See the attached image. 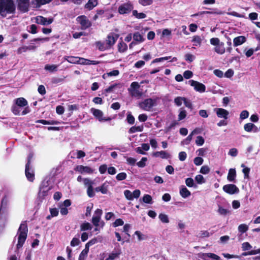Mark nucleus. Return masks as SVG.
<instances>
[{
  "mask_svg": "<svg viewBox=\"0 0 260 260\" xmlns=\"http://www.w3.org/2000/svg\"><path fill=\"white\" fill-rule=\"evenodd\" d=\"M194 58L195 56L190 53H187L185 55V60L190 62H192L194 59Z\"/></svg>",
  "mask_w": 260,
  "mask_h": 260,
  "instance_id": "0e129e2a",
  "label": "nucleus"
},
{
  "mask_svg": "<svg viewBox=\"0 0 260 260\" xmlns=\"http://www.w3.org/2000/svg\"><path fill=\"white\" fill-rule=\"evenodd\" d=\"M30 159L28 160L27 163L25 166V175L30 181H33L34 179V171L30 168Z\"/></svg>",
  "mask_w": 260,
  "mask_h": 260,
  "instance_id": "a211bd4d",
  "label": "nucleus"
},
{
  "mask_svg": "<svg viewBox=\"0 0 260 260\" xmlns=\"http://www.w3.org/2000/svg\"><path fill=\"white\" fill-rule=\"evenodd\" d=\"M95 44H96L97 48L100 51H103L109 49V47L107 46V45L106 44V43L99 41V42H96Z\"/></svg>",
  "mask_w": 260,
  "mask_h": 260,
  "instance_id": "72a5a7b5",
  "label": "nucleus"
},
{
  "mask_svg": "<svg viewBox=\"0 0 260 260\" xmlns=\"http://www.w3.org/2000/svg\"><path fill=\"white\" fill-rule=\"evenodd\" d=\"M64 59L71 63L79 64L80 57L76 56H65Z\"/></svg>",
  "mask_w": 260,
  "mask_h": 260,
  "instance_id": "c756f323",
  "label": "nucleus"
},
{
  "mask_svg": "<svg viewBox=\"0 0 260 260\" xmlns=\"http://www.w3.org/2000/svg\"><path fill=\"white\" fill-rule=\"evenodd\" d=\"M51 0H34L31 2V4L34 6V7L38 8L40 6L49 3Z\"/></svg>",
  "mask_w": 260,
  "mask_h": 260,
  "instance_id": "c85d7f7f",
  "label": "nucleus"
},
{
  "mask_svg": "<svg viewBox=\"0 0 260 260\" xmlns=\"http://www.w3.org/2000/svg\"><path fill=\"white\" fill-rule=\"evenodd\" d=\"M103 214V211L101 209H96L92 218V223L95 226L101 225L102 228L104 225V222L101 221V216Z\"/></svg>",
  "mask_w": 260,
  "mask_h": 260,
  "instance_id": "423d86ee",
  "label": "nucleus"
},
{
  "mask_svg": "<svg viewBox=\"0 0 260 260\" xmlns=\"http://www.w3.org/2000/svg\"><path fill=\"white\" fill-rule=\"evenodd\" d=\"M30 0H17L18 7L22 12H27L28 10Z\"/></svg>",
  "mask_w": 260,
  "mask_h": 260,
  "instance_id": "2eb2a0df",
  "label": "nucleus"
},
{
  "mask_svg": "<svg viewBox=\"0 0 260 260\" xmlns=\"http://www.w3.org/2000/svg\"><path fill=\"white\" fill-rule=\"evenodd\" d=\"M117 48L119 52H124L127 50V46L123 41H121L118 43Z\"/></svg>",
  "mask_w": 260,
  "mask_h": 260,
  "instance_id": "2f4dec72",
  "label": "nucleus"
},
{
  "mask_svg": "<svg viewBox=\"0 0 260 260\" xmlns=\"http://www.w3.org/2000/svg\"><path fill=\"white\" fill-rule=\"evenodd\" d=\"M152 155L156 157H161L162 158H168L170 157V155L166 151H160L154 152Z\"/></svg>",
  "mask_w": 260,
  "mask_h": 260,
  "instance_id": "393cba45",
  "label": "nucleus"
},
{
  "mask_svg": "<svg viewBox=\"0 0 260 260\" xmlns=\"http://www.w3.org/2000/svg\"><path fill=\"white\" fill-rule=\"evenodd\" d=\"M124 224V221L120 218L117 219L113 223V226L117 227L118 226L122 225Z\"/></svg>",
  "mask_w": 260,
  "mask_h": 260,
  "instance_id": "338daca9",
  "label": "nucleus"
},
{
  "mask_svg": "<svg viewBox=\"0 0 260 260\" xmlns=\"http://www.w3.org/2000/svg\"><path fill=\"white\" fill-rule=\"evenodd\" d=\"M187 115V112L186 110L183 108H180L179 110V114H178V120L180 121L183 119H184Z\"/></svg>",
  "mask_w": 260,
  "mask_h": 260,
  "instance_id": "e433bc0d",
  "label": "nucleus"
},
{
  "mask_svg": "<svg viewBox=\"0 0 260 260\" xmlns=\"http://www.w3.org/2000/svg\"><path fill=\"white\" fill-rule=\"evenodd\" d=\"M91 228V225L89 222L83 223L80 225V229L82 231L90 230Z\"/></svg>",
  "mask_w": 260,
  "mask_h": 260,
  "instance_id": "c03bdc74",
  "label": "nucleus"
},
{
  "mask_svg": "<svg viewBox=\"0 0 260 260\" xmlns=\"http://www.w3.org/2000/svg\"><path fill=\"white\" fill-rule=\"evenodd\" d=\"M156 100L152 99H147L139 103V107L144 111H150L152 108L156 105Z\"/></svg>",
  "mask_w": 260,
  "mask_h": 260,
  "instance_id": "39448f33",
  "label": "nucleus"
},
{
  "mask_svg": "<svg viewBox=\"0 0 260 260\" xmlns=\"http://www.w3.org/2000/svg\"><path fill=\"white\" fill-rule=\"evenodd\" d=\"M171 58V56H166V57L155 58L152 61L151 63L153 64V63H157L158 62L163 61L164 60H167L170 59Z\"/></svg>",
  "mask_w": 260,
  "mask_h": 260,
  "instance_id": "6e6d98bb",
  "label": "nucleus"
},
{
  "mask_svg": "<svg viewBox=\"0 0 260 260\" xmlns=\"http://www.w3.org/2000/svg\"><path fill=\"white\" fill-rule=\"evenodd\" d=\"M143 201L145 203L151 204L152 203V198L149 194H145L143 198Z\"/></svg>",
  "mask_w": 260,
  "mask_h": 260,
  "instance_id": "680f3d73",
  "label": "nucleus"
},
{
  "mask_svg": "<svg viewBox=\"0 0 260 260\" xmlns=\"http://www.w3.org/2000/svg\"><path fill=\"white\" fill-rule=\"evenodd\" d=\"M90 111L92 114L94 115V116L96 119H98L99 121L100 122H105L111 120V118L110 117H104L103 112L100 110L92 108L90 109Z\"/></svg>",
  "mask_w": 260,
  "mask_h": 260,
  "instance_id": "6e6552de",
  "label": "nucleus"
},
{
  "mask_svg": "<svg viewBox=\"0 0 260 260\" xmlns=\"http://www.w3.org/2000/svg\"><path fill=\"white\" fill-rule=\"evenodd\" d=\"M120 254L121 251L120 250L115 252L113 251L109 254L108 257L106 260H114L118 258Z\"/></svg>",
  "mask_w": 260,
  "mask_h": 260,
  "instance_id": "473e14b6",
  "label": "nucleus"
},
{
  "mask_svg": "<svg viewBox=\"0 0 260 260\" xmlns=\"http://www.w3.org/2000/svg\"><path fill=\"white\" fill-rule=\"evenodd\" d=\"M140 85L137 82H133L131 83L128 91L133 96L140 97L143 93L139 90Z\"/></svg>",
  "mask_w": 260,
  "mask_h": 260,
  "instance_id": "0eeeda50",
  "label": "nucleus"
},
{
  "mask_svg": "<svg viewBox=\"0 0 260 260\" xmlns=\"http://www.w3.org/2000/svg\"><path fill=\"white\" fill-rule=\"evenodd\" d=\"M134 235L137 237L138 241H142L146 238V236L139 231H136Z\"/></svg>",
  "mask_w": 260,
  "mask_h": 260,
  "instance_id": "37998d69",
  "label": "nucleus"
},
{
  "mask_svg": "<svg viewBox=\"0 0 260 260\" xmlns=\"http://www.w3.org/2000/svg\"><path fill=\"white\" fill-rule=\"evenodd\" d=\"M179 193L183 198H187L191 195L190 191L184 186L180 187Z\"/></svg>",
  "mask_w": 260,
  "mask_h": 260,
  "instance_id": "5701e85b",
  "label": "nucleus"
},
{
  "mask_svg": "<svg viewBox=\"0 0 260 260\" xmlns=\"http://www.w3.org/2000/svg\"><path fill=\"white\" fill-rule=\"evenodd\" d=\"M36 22L43 25H47L53 22L52 18H47L41 16H38L35 18Z\"/></svg>",
  "mask_w": 260,
  "mask_h": 260,
  "instance_id": "dca6fc26",
  "label": "nucleus"
},
{
  "mask_svg": "<svg viewBox=\"0 0 260 260\" xmlns=\"http://www.w3.org/2000/svg\"><path fill=\"white\" fill-rule=\"evenodd\" d=\"M15 9L13 0H0V15L3 17L14 13Z\"/></svg>",
  "mask_w": 260,
  "mask_h": 260,
  "instance_id": "f257e3e1",
  "label": "nucleus"
},
{
  "mask_svg": "<svg viewBox=\"0 0 260 260\" xmlns=\"http://www.w3.org/2000/svg\"><path fill=\"white\" fill-rule=\"evenodd\" d=\"M203 159L201 157H196L194 158L193 162L196 166H200L203 162Z\"/></svg>",
  "mask_w": 260,
  "mask_h": 260,
  "instance_id": "69168bd1",
  "label": "nucleus"
},
{
  "mask_svg": "<svg viewBox=\"0 0 260 260\" xmlns=\"http://www.w3.org/2000/svg\"><path fill=\"white\" fill-rule=\"evenodd\" d=\"M50 190V187L47 186L44 187L42 186L40 188V191L39 192V197L40 198L43 199L48 194V191Z\"/></svg>",
  "mask_w": 260,
  "mask_h": 260,
  "instance_id": "bb28decb",
  "label": "nucleus"
},
{
  "mask_svg": "<svg viewBox=\"0 0 260 260\" xmlns=\"http://www.w3.org/2000/svg\"><path fill=\"white\" fill-rule=\"evenodd\" d=\"M246 38L244 36H240L236 37L233 40V44L235 47H237L243 44L246 42Z\"/></svg>",
  "mask_w": 260,
  "mask_h": 260,
  "instance_id": "4be33fe9",
  "label": "nucleus"
},
{
  "mask_svg": "<svg viewBox=\"0 0 260 260\" xmlns=\"http://www.w3.org/2000/svg\"><path fill=\"white\" fill-rule=\"evenodd\" d=\"M88 251V248H85V249H83L80 254L79 260H85L87 256Z\"/></svg>",
  "mask_w": 260,
  "mask_h": 260,
  "instance_id": "58836bf2",
  "label": "nucleus"
},
{
  "mask_svg": "<svg viewBox=\"0 0 260 260\" xmlns=\"http://www.w3.org/2000/svg\"><path fill=\"white\" fill-rule=\"evenodd\" d=\"M83 183L87 188L89 186H92L94 184V181L91 180L88 178H84L83 180Z\"/></svg>",
  "mask_w": 260,
  "mask_h": 260,
  "instance_id": "8fccbe9b",
  "label": "nucleus"
},
{
  "mask_svg": "<svg viewBox=\"0 0 260 260\" xmlns=\"http://www.w3.org/2000/svg\"><path fill=\"white\" fill-rule=\"evenodd\" d=\"M133 9V6L131 2H128L121 5L118 11L120 14H125L129 13Z\"/></svg>",
  "mask_w": 260,
  "mask_h": 260,
  "instance_id": "9d476101",
  "label": "nucleus"
},
{
  "mask_svg": "<svg viewBox=\"0 0 260 260\" xmlns=\"http://www.w3.org/2000/svg\"><path fill=\"white\" fill-rule=\"evenodd\" d=\"M252 246L248 242H244L242 244V248L243 251H246L251 249Z\"/></svg>",
  "mask_w": 260,
  "mask_h": 260,
  "instance_id": "bf43d9fd",
  "label": "nucleus"
},
{
  "mask_svg": "<svg viewBox=\"0 0 260 260\" xmlns=\"http://www.w3.org/2000/svg\"><path fill=\"white\" fill-rule=\"evenodd\" d=\"M147 160L146 157H143L140 161L137 162V165L139 167L143 168L146 166V162Z\"/></svg>",
  "mask_w": 260,
  "mask_h": 260,
  "instance_id": "052dcab7",
  "label": "nucleus"
},
{
  "mask_svg": "<svg viewBox=\"0 0 260 260\" xmlns=\"http://www.w3.org/2000/svg\"><path fill=\"white\" fill-rule=\"evenodd\" d=\"M27 226L25 222L22 223L18 229V243L17 247L18 248L21 247L24 244L27 234Z\"/></svg>",
  "mask_w": 260,
  "mask_h": 260,
  "instance_id": "f03ea898",
  "label": "nucleus"
},
{
  "mask_svg": "<svg viewBox=\"0 0 260 260\" xmlns=\"http://www.w3.org/2000/svg\"><path fill=\"white\" fill-rule=\"evenodd\" d=\"M185 184L189 187H192L194 186V181L191 178H187L185 179Z\"/></svg>",
  "mask_w": 260,
  "mask_h": 260,
  "instance_id": "4d7b16f0",
  "label": "nucleus"
},
{
  "mask_svg": "<svg viewBox=\"0 0 260 260\" xmlns=\"http://www.w3.org/2000/svg\"><path fill=\"white\" fill-rule=\"evenodd\" d=\"M236 176V172L235 169H230L227 176V179L229 181L233 182L235 180Z\"/></svg>",
  "mask_w": 260,
  "mask_h": 260,
  "instance_id": "cd10ccee",
  "label": "nucleus"
},
{
  "mask_svg": "<svg viewBox=\"0 0 260 260\" xmlns=\"http://www.w3.org/2000/svg\"><path fill=\"white\" fill-rule=\"evenodd\" d=\"M75 170L82 174H91L93 172V170L91 169L90 167L87 166H83L82 165L77 166L75 168Z\"/></svg>",
  "mask_w": 260,
  "mask_h": 260,
  "instance_id": "6ab92c4d",
  "label": "nucleus"
},
{
  "mask_svg": "<svg viewBox=\"0 0 260 260\" xmlns=\"http://www.w3.org/2000/svg\"><path fill=\"white\" fill-rule=\"evenodd\" d=\"M119 74V72L117 70H114L112 71H110L108 73H105L103 75V77L104 78H106L108 77L111 76H117Z\"/></svg>",
  "mask_w": 260,
  "mask_h": 260,
  "instance_id": "c9c22d12",
  "label": "nucleus"
},
{
  "mask_svg": "<svg viewBox=\"0 0 260 260\" xmlns=\"http://www.w3.org/2000/svg\"><path fill=\"white\" fill-rule=\"evenodd\" d=\"M118 38L119 35L114 32H110L108 35L105 40V43L109 49L115 44Z\"/></svg>",
  "mask_w": 260,
  "mask_h": 260,
  "instance_id": "1a4fd4ad",
  "label": "nucleus"
},
{
  "mask_svg": "<svg viewBox=\"0 0 260 260\" xmlns=\"http://www.w3.org/2000/svg\"><path fill=\"white\" fill-rule=\"evenodd\" d=\"M204 142H205V140L202 136H199L197 137L196 139V144L198 146H202L204 144Z\"/></svg>",
  "mask_w": 260,
  "mask_h": 260,
  "instance_id": "864d4df0",
  "label": "nucleus"
},
{
  "mask_svg": "<svg viewBox=\"0 0 260 260\" xmlns=\"http://www.w3.org/2000/svg\"><path fill=\"white\" fill-rule=\"evenodd\" d=\"M158 218L160 219V220L163 223H168L169 222L168 216L167 215L165 214H159V215H158Z\"/></svg>",
  "mask_w": 260,
  "mask_h": 260,
  "instance_id": "ea45409f",
  "label": "nucleus"
},
{
  "mask_svg": "<svg viewBox=\"0 0 260 260\" xmlns=\"http://www.w3.org/2000/svg\"><path fill=\"white\" fill-rule=\"evenodd\" d=\"M76 20L81 24L83 29L89 27L91 25V22L85 16H80L77 18Z\"/></svg>",
  "mask_w": 260,
  "mask_h": 260,
  "instance_id": "f8f14e48",
  "label": "nucleus"
},
{
  "mask_svg": "<svg viewBox=\"0 0 260 260\" xmlns=\"http://www.w3.org/2000/svg\"><path fill=\"white\" fill-rule=\"evenodd\" d=\"M192 41L193 43V45L198 46L201 45L202 40L200 36H196L193 37Z\"/></svg>",
  "mask_w": 260,
  "mask_h": 260,
  "instance_id": "a19ab883",
  "label": "nucleus"
},
{
  "mask_svg": "<svg viewBox=\"0 0 260 260\" xmlns=\"http://www.w3.org/2000/svg\"><path fill=\"white\" fill-rule=\"evenodd\" d=\"M133 14L138 19H143L145 18L146 17L145 14L143 13H138L137 10H134L133 11Z\"/></svg>",
  "mask_w": 260,
  "mask_h": 260,
  "instance_id": "a18cd8bd",
  "label": "nucleus"
},
{
  "mask_svg": "<svg viewBox=\"0 0 260 260\" xmlns=\"http://www.w3.org/2000/svg\"><path fill=\"white\" fill-rule=\"evenodd\" d=\"M125 198L128 200H133L134 198H138L140 195V191L136 189L132 192L129 190H125L124 191Z\"/></svg>",
  "mask_w": 260,
  "mask_h": 260,
  "instance_id": "4468645a",
  "label": "nucleus"
},
{
  "mask_svg": "<svg viewBox=\"0 0 260 260\" xmlns=\"http://www.w3.org/2000/svg\"><path fill=\"white\" fill-rule=\"evenodd\" d=\"M241 167L243 168L242 172L244 174V177L247 178H248L250 169L247 167H246L244 164H242L241 165Z\"/></svg>",
  "mask_w": 260,
  "mask_h": 260,
  "instance_id": "5fc2aeb1",
  "label": "nucleus"
},
{
  "mask_svg": "<svg viewBox=\"0 0 260 260\" xmlns=\"http://www.w3.org/2000/svg\"><path fill=\"white\" fill-rule=\"evenodd\" d=\"M222 189L224 192L230 194L237 193L239 192V188L233 184L225 185L223 186Z\"/></svg>",
  "mask_w": 260,
  "mask_h": 260,
  "instance_id": "ddd939ff",
  "label": "nucleus"
},
{
  "mask_svg": "<svg viewBox=\"0 0 260 260\" xmlns=\"http://www.w3.org/2000/svg\"><path fill=\"white\" fill-rule=\"evenodd\" d=\"M15 104L20 107H25L27 105V101L23 98H19L15 100Z\"/></svg>",
  "mask_w": 260,
  "mask_h": 260,
  "instance_id": "a878e982",
  "label": "nucleus"
},
{
  "mask_svg": "<svg viewBox=\"0 0 260 260\" xmlns=\"http://www.w3.org/2000/svg\"><path fill=\"white\" fill-rule=\"evenodd\" d=\"M98 4L97 0H89L86 5V8L91 10L95 7Z\"/></svg>",
  "mask_w": 260,
  "mask_h": 260,
  "instance_id": "4c0bfd02",
  "label": "nucleus"
},
{
  "mask_svg": "<svg viewBox=\"0 0 260 260\" xmlns=\"http://www.w3.org/2000/svg\"><path fill=\"white\" fill-rule=\"evenodd\" d=\"M214 111L216 113L218 117L226 119L228 118L229 112L223 108H215Z\"/></svg>",
  "mask_w": 260,
  "mask_h": 260,
  "instance_id": "f3484780",
  "label": "nucleus"
},
{
  "mask_svg": "<svg viewBox=\"0 0 260 260\" xmlns=\"http://www.w3.org/2000/svg\"><path fill=\"white\" fill-rule=\"evenodd\" d=\"M218 212L222 215H225L229 213V211L226 209L222 208V207H219L218 209Z\"/></svg>",
  "mask_w": 260,
  "mask_h": 260,
  "instance_id": "774afa93",
  "label": "nucleus"
},
{
  "mask_svg": "<svg viewBox=\"0 0 260 260\" xmlns=\"http://www.w3.org/2000/svg\"><path fill=\"white\" fill-rule=\"evenodd\" d=\"M133 39L134 41L138 43H142L145 41V38L139 32L134 34Z\"/></svg>",
  "mask_w": 260,
  "mask_h": 260,
  "instance_id": "7c9ffc66",
  "label": "nucleus"
},
{
  "mask_svg": "<svg viewBox=\"0 0 260 260\" xmlns=\"http://www.w3.org/2000/svg\"><path fill=\"white\" fill-rule=\"evenodd\" d=\"M143 129V126H133L130 128L129 129V133L130 134L135 133L137 132H142Z\"/></svg>",
  "mask_w": 260,
  "mask_h": 260,
  "instance_id": "79ce46f5",
  "label": "nucleus"
},
{
  "mask_svg": "<svg viewBox=\"0 0 260 260\" xmlns=\"http://www.w3.org/2000/svg\"><path fill=\"white\" fill-rule=\"evenodd\" d=\"M260 253V248L256 249V250H252L248 252H244L242 253L243 256H247V255H255L257 254Z\"/></svg>",
  "mask_w": 260,
  "mask_h": 260,
  "instance_id": "49530a36",
  "label": "nucleus"
},
{
  "mask_svg": "<svg viewBox=\"0 0 260 260\" xmlns=\"http://www.w3.org/2000/svg\"><path fill=\"white\" fill-rule=\"evenodd\" d=\"M210 43L214 46V51L219 54H223L225 52L224 44L220 42L218 38H212L210 40Z\"/></svg>",
  "mask_w": 260,
  "mask_h": 260,
  "instance_id": "20e7f679",
  "label": "nucleus"
},
{
  "mask_svg": "<svg viewBox=\"0 0 260 260\" xmlns=\"http://www.w3.org/2000/svg\"><path fill=\"white\" fill-rule=\"evenodd\" d=\"M200 257L204 260H209V258H212V260H219L220 257L217 255L212 253H202Z\"/></svg>",
  "mask_w": 260,
  "mask_h": 260,
  "instance_id": "aec40b11",
  "label": "nucleus"
},
{
  "mask_svg": "<svg viewBox=\"0 0 260 260\" xmlns=\"http://www.w3.org/2000/svg\"><path fill=\"white\" fill-rule=\"evenodd\" d=\"M248 229V226L246 224H241L238 226V231L241 233L246 232Z\"/></svg>",
  "mask_w": 260,
  "mask_h": 260,
  "instance_id": "3c124183",
  "label": "nucleus"
},
{
  "mask_svg": "<svg viewBox=\"0 0 260 260\" xmlns=\"http://www.w3.org/2000/svg\"><path fill=\"white\" fill-rule=\"evenodd\" d=\"M100 63L99 61L90 60L87 59L80 57L79 64L83 65H89V64H98Z\"/></svg>",
  "mask_w": 260,
  "mask_h": 260,
  "instance_id": "b1692460",
  "label": "nucleus"
},
{
  "mask_svg": "<svg viewBox=\"0 0 260 260\" xmlns=\"http://www.w3.org/2000/svg\"><path fill=\"white\" fill-rule=\"evenodd\" d=\"M190 86L194 88V89L199 92H204L206 90V86L203 83L198 81L191 80L189 81Z\"/></svg>",
  "mask_w": 260,
  "mask_h": 260,
  "instance_id": "9b49d317",
  "label": "nucleus"
},
{
  "mask_svg": "<svg viewBox=\"0 0 260 260\" xmlns=\"http://www.w3.org/2000/svg\"><path fill=\"white\" fill-rule=\"evenodd\" d=\"M10 203V199L8 196L5 195L1 200L0 206V222L4 216L9 214V208Z\"/></svg>",
  "mask_w": 260,
  "mask_h": 260,
  "instance_id": "7ed1b4c3",
  "label": "nucleus"
},
{
  "mask_svg": "<svg viewBox=\"0 0 260 260\" xmlns=\"http://www.w3.org/2000/svg\"><path fill=\"white\" fill-rule=\"evenodd\" d=\"M210 172V168L207 166H203L201 167L200 172L203 174H207Z\"/></svg>",
  "mask_w": 260,
  "mask_h": 260,
  "instance_id": "13d9d810",
  "label": "nucleus"
},
{
  "mask_svg": "<svg viewBox=\"0 0 260 260\" xmlns=\"http://www.w3.org/2000/svg\"><path fill=\"white\" fill-rule=\"evenodd\" d=\"M58 66L56 64H47L45 66V70L50 72H56L57 70Z\"/></svg>",
  "mask_w": 260,
  "mask_h": 260,
  "instance_id": "f704fd0d",
  "label": "nucleus"
},
{
  "mask_svg": "<svg viewBox=\"0 0 260 260\" xmlns=\"http://www.w3.org/2000/svg\"><path fill=\"white\" fill-rule=\"evenodd\" d=\"M184 100L185 98L177 96L174 99V103L177 106H180Z\"/></svg>",
  "mask_w": 260,
  "mask_h": 260,
  "instance_id": "09e8293b",
  "label": "nucleus"
},
{
  "mask_svg": "<svg viewBox=\"0 0 260 260\" xmlns=\"http://www.w3.org/2000/svg\"><path fill=\"white\" fill-rule=\"evenodd\" d=\"M109 184L108 182H104L101 186L96 187L94 190L96 192H101L103 194H107L108 192Z\"/></svg>",
  "mask_w": 260,
  "mask_h": 260,
  "instance_id": "412c9836",
  "label": "nucleus"
},
{
  "mask_svg": "<svg viewBox=\"0 0 260 260\" xmlns=\"http://www.w3.org/2000/svg\"><path fill=\"white\" fill-rule=\"evenodd\" d=\"M196 181L200 184L205 183L206 180L201 175H198L195 177Z\"/></svg>",
  "mask_w": 260,
  "mask_h": 260,
  "instance_id": "de8ad7c7",
  "label": "nucleus"
},
{
  "mask_svg": "<svg viewBox=\"0 0 260 260\" xmlns=\"http://www.w3.org/2000/svg\"><path fill=\"white\" fill-rule=\"evenodd\" d=\"M87 193L89 197L92 198L94 196V189L93 186H89L87 188Z\"/></svg>",
  "mask_w": 260,
  "mask_h": 260,
  "instance_id": "e2e57ef3",
  "label": "nucleus"
},
{
  "mask_svg": "<svg viewBox=\"0 0 260 260\" xmlns=\"http://www.w3.org/2000/svg\"><path fill=\"white\" fill-rule=\"evenodd\" d=\"M255 127V125L251 123H248L244 125V128L245 131L250 132L252 131L253 128Z\"/></svg>",
  "mask_w": 260,
  "mask_h": 260,
  "instance_id": "603ef678",
  "label": "nucleus"
}]
</instances>
